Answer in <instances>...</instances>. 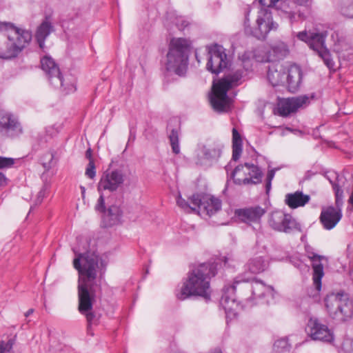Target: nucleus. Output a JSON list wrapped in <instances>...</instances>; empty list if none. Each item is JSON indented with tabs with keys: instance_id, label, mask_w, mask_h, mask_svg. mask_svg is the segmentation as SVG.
Returning <instances> with one entry per match:
<instances>
[{
	"instance_id": "nucleus-1",
	"label": "nucleus",
	"mask_w": 353,
	"mask_h": 353,
	"mask_svg": "<svg viewBox=\"0 0 353 353\" xmlns=\"http://www.w3.org/2000/svg\"><path fill=\"white\" fill-rule=\"evenodd\" d=\"M75 254L73 261L74 268L79 272L78 298L79 312L84 315L88 322V332L91 335L92 324H96L99 320L92 307L95 302L97 288L100 287L97 283V271L99 269V256L95 252L79 253L74 248Z\"/></svg>"
},
{
	"instance_id": "nucleus-28",
	"label": "nucleus",
	"mask_w": 353,
	"mask_h": 353,
	"mask_svg": "<svg viewBox=\"0 0 353 353\" xmlns=\"http://www.w3.org/2000/svg\"><path fill=\"white\" fill-rule=\"evenodd\" d=\"M246 266L250 272L259 274L268 268V263L262 256H256L251 259Z\"/></svg>"
},
{
	"instance_id": "nucleus-31",
	"label": "nucleus",
	"mask_w": 353,
	"mask_h": 353,
	"mask_svg": "<svg viewBox=\"0 0 353 353\" xmlns=\"http://www.w3.org/2000/svg\"><path fill=\"white\" fill-rule=\"evenodd\" d=\"M190 202L185 201L179 195L177 198L176 203L179 207L186 212H196V205H195L194 201H193V196L190 198Z\"/></svg>"
},
{
	"instance_id": "nucleus-19",
	"label": "nucleus",
	"mask_w": 353,
	"mask_h": 353,
	"mask_svg": "<svg viewBox=\"0 0 353 353\" xmlns=\"http://www.w3.org/2000/svg\"><path fill=\"white\" fill-rule=\"evenodd\" d=\"M266 213V209L260 205H252L234 210V218L239 222L251 225L260 223L261 218Z\"/></svg>"
},
{
	"instance_id": "nucleus-16",
	"label": "nucleus",
	"mask_w": 353,
	"mask_h": 353,
	"mask_svg": "<svg viewBox=\"0 0 353 353\" xmlns=\"http://www.w3.org/2000/svg\"><path fill=\"white\" fill-rule=\"evenodd\" d=\"M0 132L6 137L16 138L23 134V128L14 114L0 110Z\"/></svg>"
},
{
	"instance_id": "nucleus-3",
	"label": "nucleus",
	"mask_w": 353,
	"mask_h": 353,
	"mask_svg": "<svg viewBox=\"0 0 353 353\" xmlns=\"http://www.w3.org/2000/svg\"><path fill=\"white\" fill-rule=\"evenodd\" d=\"M218 263H203L194 267L188 273L176 296L185 300L192 296H199L206 301L210 299V279L216 274Z\"/></svg>"
},
{
	"instance_id": "nucleus-36",
	"label": "nucleus",
	"mask_w": 353,
	"mask_h": 353,
	"mask_svg": "<svg viewBox=\"0 0 353 353\" xmlns=\"http://www.w3.org/2000/svg\"><path fill=\"white\" fill-rule=\"evenodd\" d=\"M15 159L0 157V168H10L14 163ZM6 182L5 176L0 172V185Z\"/></svg>"
},
{
	"instance_id": "nucleus-52",
	"label": "nucleus",
	"mask_w": 353,
	"mask_h": 353,
	"mask_svg": "<svg viewBox=\"0 0 353 353\" xmlns=\"http://www.w3.org/2000/svg\"><path fill=\"white\" fill-rule=\"evenodd\" d=\"M232 166L230 165V163L227 165L225 167V169L227 172V173H228L229 170L231 169Z\"/></svg>"
},
{
	"instance_id": "nucleus-37",
	"label": "nucleus",
	"mask_w": 353,
	"mask_h": 353,
	"mask_svg": "<svg viewBox=\"0 0 353 353\" xmlns=\"http://www.w3.org/2000/svg\"><path fill=\"white\" fill-rule=\"evenodd\" d=\"M243 173L242 177L248 176V171H246V163L244 165H239L236 166L234 170L231 172V177L234 180L236 178V175H240L241 173Z\"/></svg>"
},
{
	"instance_id": "nucleus-5",
	"label": "nucleus",
	"mask_w": 353,
	"mask_h": 353,
	"mask_svg": "<svg viewBox=\"0 0 353 353\" xmlns=\"http://www.w3.org/2000/svg\"><path fill=\"white\" fill-rule=\"evenodd\" d=\"M244 71L238 69L221 79L216 84L213 85V94L210 97V103L214 110L219 112H228L230 108V99L228 91L241 83Z\"/></svg>"
},
{
	"instance_id": "nucleus-51",
	"label": "nucleus",
	"mask_w": 353,
	"mask_h": 353,
	"mask_svg": "<svg viewBox=\"0 0 353 353\" xmlns=\"http://www.w3.org/2000/svg\"><path fill=\"white\" fill-rule=\"evenodd\" d=\"M80 188H81V190L82 197H83V199H84V197H85V188L83 186H81Z\"/></svg>"
},
{
	"instance_id": "nucleus-50",
	"label": "nucleus",
	"mask_w": 353,
	"mask_h": 353,
	"mask_svg": "<svg viewBox=\"0 0 353 353\" xmlns=\"http://www.w3.org/2000/svg\"><path fill=\"white\" fill-rule=\"evenodd\" d=\"M135 139V134L134 132H132V130L130 129V138H129V140H134Z\"/></svg>"
},
{
	"instance_id": "nucleus-26",
	"label": "nucleus",
	"mask_w": 353,
	"mask_h": 353,
	"mask_svg": "<svg viewBox=\"0 0 353 353\" xmlns=\"http://www.w3.org/2000/svg\"><path fill=\"white\" fill-rule=\"evenodd\" d=\"M268 79L273 86L283 83L285 80V70L279 64L269 66Z\"/></svg>"
},
{
	"instance_id": "nucleus-44",
	"label": "nucleus",
	"mask_w": 353,
	"mask_h": 353,
	"mask_svg": "<svg viewBox=\"0 0 353 353\" xmlns=\"http://www.w3.org/2000/svg\"><path fill=\"white\" fill-rule=\"evenodd\" d=\"M275 171L274 170H270L268 172L266 181H272L274 176Z\"/></svg>"
},
{
	"instance_id": "nucleus-30",
	"label": "nucleus",
	"mask_w": 353,
	"mask_h": 353,
	"mask_svg": "<svg viewBox=\"0 0 353 353\" xmlns=\"http://www.w3.org/2000/svg\"><path fill=\"white\" fill-rule=\"evenodd\" d=\"M288 53L287 46L283 43H278L272 47L268 61H276L285 57Z\"/></svg>"
},
{
	"instance_id": "nucleus-4",
	"label": "nucleus",
	"mask_w": 353,
	"mask_h": 353,
	"mask_svg": "<svg viewBox=\"0 0 353 353\" xmlns=\"http://www.w3.org/2000/svg\"><path fill=\"white\" fill-rule=\"evenodd\" d=\"M32 39L31 32L11 22L0 21V59L16 57Z\"/></svg>"
},
{
	"instance_id": "nucleus-15",
	"label": "nucleus",
	"mask_w": 353,
	"mask_h": 353,
	"mask_svg": "<svg viewBox=\"0 0 353 353\" xmlns=\"http://www.w3.org/2000/svg\"><path fill=\"white\" fill-rule=\"evenodd\" d=\"M306 331L312 339L331 343L334 340L333 331L316 317L308 320Z\"/></svg>"
},
{
	"instance_id": "nucleus-40",
	"label": "nucleus",
	"mask_w": 353,
	"mask_h": 353,
	"mask_svg": "<svg viewBox=\"0 0 353 353\" xmlns=\"http://www.w3.org/2000/svg\"><path fill=\"white\" fill-rule=\"evenodd\" d=\"M12 344L10 341L7 343L2 341L0 344V353H12Z\"/></svg>"
},
{
	"instance_id": "nucleus-45",
	"label": "nucleus",
	"mask_w": 353,
	"mask_h": 353,
	"mask_svg": "<svg viewBox=\"0 0 353 353\" xmlns=\"http://www.w3.org/2000/svg\"><path fill=\"white\" fill-rule=\"evenodd\" d=\"M230 260V258H228V256H222V257L219 259V261H220L223 262V263H224V266H226V265H228V261H229Z\"/></svg>"
},
{
	"instance_id": "nucleus-49",
	"label": "nucleus",
	"mask_w": 353,
	"mask_h": 353,
	"mask_svg": "<svg viewBox=\"0 0 353 353\" xmlns=\"http://www.w3.org/2000/svg\"><path fill=\"white\" fill-rule=\"evenodd\" d=\"M307 1L308 0H296V3L300 6L305 4Z\"/></svg>"
},
{
	"instance_id": "nucleus-14",
	"label": "nucleus",
	"mask_w": 353,
	"mask_h": 353,
	"mask_svg": "<svg viewBox=\"0 0 353 353\" xmlns=\"http://www.w3.org/2000/svg\"><path fill=\"white\" fill-rule=\"evenodd\" d=\"M95 210L102 214L103 223L105 227L117 225L121 221L123 211L120 206L114 204H108L107 207L102 193L98 199Z\"/></svg>"
},
{
	"instance_id": "nucleus-23",
	"label": "nucleus",
	"mask_w": 353,
	"mask_h": 353,
	"mask_svg": "<svg viewBox=\"0 0 353 353\" xmlns=\"http://www.w3.org/2000/svg\"><path fill=\"white\" fill-rule=\"evenodd\" d=\"M321 256L313 254L312 256H310V259L312 261V269H313V285L316 291V294L321 290V279L324 275L323 265L321 263Z\"/></svg>"
},
{
	"instance_id": "nucleus-34",
	"label": "nucleus",
	"mask_w": 353,
	"mask_h": 353,
	"mask_svg": "<svg viewBox=\"0 0 353 353\" xmlns=\"http://www.w3.org/2000/svg\"><path fill=\"white\" fill-rule=\"evenodd\" d=\"M330 182L332 184L333 190L334 191L336 208L341 209V207L343 205V190L336 182H333L331 180H330Z\"/></svg>"
},
{
	"instance_id": "nucleus-8",
	"label": "nucleus",
	"mask_w": 353,
	"mask_h": 353,
	"mask_svg": "<svg viewBox=\"0 0 353 353\" xmlns=\"http://www.w3.org/2000/svg\"><path fill=\"white\" fill-rule=\"evenodd\" d=\"M250 8L248 7L245 11L244 31L247 35L252 36L258 39H265L270 30H275L278 24L272 21L271 12L267 8H262L259 12L256 19V27L252 28L249 15Z\"/></svg>"
},
{
	"instance_id": "nucleus-47",
	"label": "nucleus",
	"mask_w": 353,
	"mask_h": 353,
	"mask_svg": "<svg viewBox=\"0 0 353 353\" xmlns=\"http://www.w3.org/2000/svg\"><path fill=\"white\" fill-rule=\"evenodd\" d=\"M271 183H272V181H266V182H265V189H266L267 194L269 192V191L271 189Z\"/></svg>"
},
{
	"instance_id": "nucleus-25",
	"label": "nucleus",
	"mask_w": 353,
	"mask_h": 353,
	"mask_svg": "<svg viewBox=\"0 0 353 353\" xmlns=\"http://www.w3.org/2000/svg\"><path fill=\"white\" fill-rule=\"evenodd\" d=\"M310 200V195L304 194L302 192L296 191L285 195V202L290 208L303 207Z\"/></svg>"
},
{
	"instance_id": "nucleus-18",
	"label": "nucleus",
	"mask_w": 353,
	"mask_h": 353,
	"mask_svg": "<svg viewBox=\"0 0 353 353\" xmlns=\"http://www.w3.org/2000/svg\"><path fill=\"white\" fill-rule=\"evenodd\" d=\"M314 98V94L301 95L297 97L283 99L278 103V112L281 116L287 117L295 112L299 108L306 106Z\"/></svg>"
},
{
	"instance_id": "nucleus-33",
	"label": "nucleus",
	"mask_w": 353,
	"mask_h": 353,
	"mask_svg": "<svg viewBox=\"0 0 353 353\" xmlns=\"http://www.w3.org/2000/svg\"><path fill=\"white\" fill-rule=\"evenodd\" d=\"M291 345L289 344L287 339H281L275 341L274 344V351L275 353L290 352Z\"/></svg>"
},
{
	"instance_id": "nucleus-53",
	"label": "nucleus",
	"mask_w": 353,
	"mask_h": 353,
	"mask_svg": "<svg viewBox=\"0 0 353 353\" xmlns=\"http://www.w3.org/2000/svg\"><path fill=\"white\" fill-rule=\"evenodd\" d=\"M294 17H295L294 13L290 14V19L291 21H292V20H293V19H294Z\"/></svg>"
},
{
	"instance_id": "nucleus-48",
	"label": "nucleus",
	"mask_w": 353,
	"mask_h": 353,
	"mask_svg": "<svg viewBox=\"0 0 353 353\" xmlns=\"http://www.w3.org/2000/svg\"><path fill=\"white\" fill-rule=\"evenodd\" d=\"M34 311V309H32V308L29 309V310H28V311L24 314L25 316H26V317L29 316L30 315H31L32 314H33Z\"/></svg>"
},
{
	"instance_id": "nucleus-10",
	"label": "nucleus",
	"mask_w": 353,
	"mask_h": 353,
	"mask_svg": "<svg viewBox=\"0 0 353 353\" xmlns=\"http://www.w3.org/2000/svg\"><path fill=\"white\" fill-rule=\"evenodd\" d=\"M41 67L50 83L54 88L61 89L66 94L76 90L72 83L65 81L59 65L50 57L45 56L41 59Z\"/></svg>"
},
{
	"instance_id": "nucleus-7",
	"label": "nucleus",
	"mask_w": 353,
	"mask_h": 353,
	"mask_svg": "<svg viewBox=\"0 0 353 353\" xmlns=\"http://www.w3.org/2000/svg\"><path fill=\"white\" fill-rule=\"evenodd\" d=\"M329 316L336 320L346 321L353 317V301L345 293H330L324 299Z\"/></svg>"
},
{
	"instance_id": "nucleus-9",
	"label": "nucleus",
	"mask_w": 353,
	"mask_h": 353,
	"mask_svg": "<svg viewBox=\"0 0 353 353\" xmlns=\"http://www.w3.org/2000/svg\"><path fill=\"white\" fill-rule=\"evenodd\" d=\"M325 37L326 34L323 32L315 33L303 31L297 34V37L307 43L311 49L316 52L330 70H334V61L332 60L330 52L325 46Z\"/></svg>"
},
{
	"instance_id": "nucleus-39",
	"label": "nucleus",
	"mask_w": 353,
	"mask_h": 353,
	"mask_svg": "<svg viewBox=\"0 0 353 353\" xmlns=\"http://www.w3.org/2000/svg\"><path fill=\"white\" fill-rule=\"evenodd\" d=\"M85 174L88 178L91 179L94 178L96 175V171L94 160H90L89 161Z\"/></svg>"
},
{
	"instance_id": "nucleus-17",
	"label": "nucleus",
	"mask_w": 353,
	"mask_h": 353,
	"mask_svg": "<svg viewBox=\"0 0 353 353\" xmlns=\"http://www.w3.org/2000/svg\"><path fill=\"white\" fill-rule=\"evenodd\" d=\"M193 201L196 205V213L211 216L221 209V201L208 195L194 194Z\"/></svg>"
},
{
	"instance_id": "nucleus-54",
	"label": "nucleus",
	"mask_w": 353,
	"mask_h": 353,
	"mask_svg": "<svg viewBox=\"0 0 353 353\" xmlns=\"http://www.w3.org/2000/svg\"><path fill=\"white\" fill-rule=\"evenodd\" d=\"M209 353H222L219 350H214Z\"/></svg>"
},
{
	"instance_id": "nucleus-46",
	"label": "nucleus",
	"mask_w": 353,
	"mask_h": 353,
	"mask_svg": "<svg viewBox=\"0 0 353 353\" xmlns=\"http://www.w3.org/2000/svg\"><path fill=\"white\" fill-rule=\"evenodd\" d=\"M85 157L89 159V161L90 160H93L92 158V150L90 148L86 150L85 152Z\"/></svg>"
},
{
	"instance_id": "nucleus-2",
	"label": "nucleus",
	"mask_w": 353,
	"mask_h": 353,
	"mask_svg": "<svg viewBox=\"0 0 353 353\" xmlns=\"http://www.w3.org/2000/svg\"><path fill=\"white\" fill-rule=\"evenodd\" d=\"M249 281L250 278L238 276L235 279L232 285L224 290L221 299V304L227 314L235 310V307L238 306L236 296L234 293L237 294V298L244 299L261 298L266 294L273 296V287L266 285L260 281H254L251 284L249 283Z\"/></svg>"
},
{
	"instance_id": "nucleus-27",
	"label": "nucleus",
	"mask_w": 353,
	"mask_h": 353,
	"mask_svg": "<svg viewBox=\"0 0 353 353\" xmlns=\"http://www.w3.org/2000/svg\"><path fill=\"white\" fill-rule=\"evenodd\" d=\"M52 31L53 26L52 23L49 21L48 19L46 17V19L37 28L35 35L37 41L41 48H44L45 40Z\"/></svg>"
},
{
	"instance_id": "nucleus-43",
	"label": "nucleus",
	"mask_w": 353,
	"mask_h": 353,
	"mask_svg": "<svg viewBox=\"0 0 353 353\" xmlns=\"http://www.w3.org/2000/svg\"><path fill=\"white\" fill-rule=\"evenodd\" d=\"M279 0H259V3L261 6L270 8L275 6Z\"/></svg>"
},
{
	"instance_id": "nucleus-32",
	"label": "nucleus",
	"mask_w": 353,
	"mask_h": 353,
	"mask_svg": "<svg viewBox=\"0 0 353 353\" xmlns=\"http://www.w3.org/2000/svg\"><path fill=\"white\" fill-rule=\"evenodd\" d=\"M339 10L343 15L353 18V0H341Z\"/></svg>"
},
{
	"instance_id": "nucleus-42",
	"label": "nucleus",
	"mask_w": 353,
	"mask_h": 353,
	"mask_svg": "<svg viewBox=\"0 0 353 353\" xmlns=\"http://www.w3.org/2000/svg\"><path fill=\"white\" fill-rule=\"evenodd\" d=\"M46 190H47V186L45 185L43 186V188L41 189V190L38 192L37 198L35 201L36 205L41 203L43 199L45 197Z\"/></svg>"
},
{
	"instance_id": "nucleus-35",
	"label": "nucleus",
	"mask_w": 353,
	"mask_h": 353,
	"mask_svg": "<svg viewBox=\"0 0 353 353\" xmlns=\"http://www.w3.org/2000/svg\"><path fill=\"white\" fill-rule=\"evenodd\" d=\"M169 139L172 147V152L177 154L180 152L179 144V132L176 130L172 129L169 135Z\"/></svg>"
},
{
	"instance_id": "nucleus-12",
	"label": "nucleus",
	"mask_w": 353,
	"mask_h": 353,
	"mask_svg": "<svg viewBox=\"0 0 353 353\" xmlns=\"http://www.w3.org/2000/svg\"><path fill=\"white\" fill-rule=\"evenodd\" d=\"M268 223L275 231L292 233L294 231H301V225L290 214L281 210L272 212L269 216Z\"/></svg>"
},
{
	"instance_id": "nucleus-22",
	"label": "nucleus",
	"mask_w": 353,
	"mask_h": 353,
	"mask_svg": "<svg viewBox=\"0 0 353 353\" xmlns=\"http://www.w3.org/2000/svg\"><path fill=\"white\" fill-rule=\"evenodd\" d=\"M246 171L248 176L237 177L234 179L236 184H258L261 182L263 172L257 165L246 163Z\"/></svg>"
},
{
	"instance_id": "nucleus-29",
	"label": "nucleus",
	"mask_w": 353,
	"mask_h": 353,
	"mask_svg": "<svg viewBox=\"0 0 353 353\" xmlns=\"http://www.w3.org/2000/svg\"><path fill=\"white\" fill-rule=\"evenodd\" d=\"M243 149L241 137L236 128L232 129V159L236 161L239 159Z\"/></svg>"
},
{
	"instance_id": "nucleus-11",
	"label": "nucleus",
	"mask_w": 353,
	"mask_h": 353,
	"mask_svg": "<svg viewBox=\"0 0 353 353\" xmlns=\"http://www.w3.org/2000/svg\"><path fill=\"white\" fill-rule=\"evenodd\" d=\"M223 145L219 141H210L198 145L195 163L200 166H209L221 157Z\"/></svg>"
},
{
	"instance_id": "nucleus-38",
	"label": "nucleus",
	"mask_w": 353,
	"mask_h": 353,
	"mask_svg": "<svg viewBox=\"0 0 353 353\" xmlns=\"http://www.w3.org/2000/svg\"><path fill=\"white\" fill-rule=\"evenodd\" d=\"M54 159L53 152H48L42 158V165L46 170H49L52 167V163Z\"/></svg>"
},
{
	"instance_id": "nucleus-20",
	"label": "nucleus",
	"mask_w": 353,
	"mask_h": 353,
	"mask_svg": "<svg viewBox=\"0 0 353 353\" xmlns=\"http://www.w3.org/2000/svg\"><path fill=\"white\" fill-rule=\"evenodd\" d=\"M124 182V176L120 170H113L110 172H105L101 176L99 184L98 191L103 190L110 192L116 191Z\"/></svg>"
},
{
	"instance_id": "nucleus-24",
	"label": "nucleus",
	"mask_w": 353,
	"mask_h": 353,
	"mask_svg": "<svg viewBox=\"0 0 353 353\" xmlns=\"http://www.w3.org/2000/svg\"><path fill=\"white\" fill-rule=\"evenodd\" d=\"M285 79L289 90L292 92L296 91L302 79L301 68L296 64L291 65L288 70V74L285 77Z\"/></svg>"
},
{
	"instance_id": "nucleus-13",
	"label": "nucleus",
	"mask_w": 353,
	"mask_h": 353,
	"mask_svg": "<svg viewBox=\"0 0 353 353\" xmlns=\"http://www.w3.org/2000/svg\"><path fill=\"white\" fill-rule=\"evenodd\" d=\"M208 63L206 68L213 74H219L226 68L229 63L225 49L219 44L208 47Z\"/></svg>"
},
{
	"instance_id": "nucleus-21",
	"label": "nucleus",
	"mask_w": 353,
	"mask_h": 353,
	"mask_svg": "<svg viewBox=\"0 0 353 353\" xmlns=\"http://www.w3.org/2000/svg\"><path fill=\"white\" fill-rule=\"evenodd\" d=\"M341 217V209L329 206L322 209L320 221L325 230H331L336 225Z\"/></svg>"
},
{
	"instance_id": "nucleus-41",
	"label": "nucleus",
	"mask_w": 353,
	"mask_h": 353,
	"mask_svg": "<svg viewBox=\"0 0 353 353\" xmlns=\"http://www.w3.org/2000/svg\"><path fill=\"white\" fill-rule=\"evenodd\" d=\"M189 25V21L183 17H179L176 19V26L180 30H184Z\"/></svg>"
},
{
	"instance_id": "nucleus-6",
	"label": "nucleus",
	"mask_w": 353,
	"mask_h": 353,
	"mask_svg": "<svg viewBox=\"0 0 353 353\" xmlns=\"http://www.w3.org/2000/svg\"><path fill=\"white\" fill-rule=\"evenodd\" d=\"M189 41L183 38H173L170 43L167 54L166 70L179 76L183 75L187 70Z\"/></svg>"
}]
</instances>
